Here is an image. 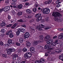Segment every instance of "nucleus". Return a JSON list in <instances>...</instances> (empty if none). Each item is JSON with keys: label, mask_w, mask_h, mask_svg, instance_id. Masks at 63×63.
Instances as JSON below:
<instances>
[{"label": "nucleus", "mask_w": 63, "mask_h": 63, "mask_svg": "<svg viewBox=\"0 0 63 63\" xmlns=\"http://www.w3.org/2000/svg\"><path fill=\"white\" fill-rule=\"evenodd\" d=\"M39 38L40 40H43V36L40 35L39 36Z\"/></svg>", "instance_id": "f704fd0d"}, {"label": "nucleus", "mask_w": 63, "mask_h": 63, "mask_svg": "<svg viewBox=\"0 0 63 63\" xmlns=\"http://www.w3.org/2000/svg\"><path fill=\"white\" fill-rule=\"evenodd\" d=\"M63 37V34L62 33H61L60 34V35H59L58 36V38L59 39H62Z\"/></svg>", "instance_id": "9b49d317"}, {"label": "nucleus", "mask_w": 63, "mask_h": 63, "mask_svg": "<svg viewBox=\"0 0 63 63\" xmlns=\"http://www.w3.org/2000/svg\"><path fill=\"white\" fill-rule=\"evenodd\" d=\"M17 15L18 16H20L22 15V12H18L17 13Z\"/></svg>", "instance_id": "6ab92c4d"}, {"label": "nucleus", "mask_w": 63, "mask_h": 63, "mask_svg": "<svg viewBox=\"0 0 63 63\" xmlns=\"http://www.w3.org/2000/svg\"><path fill=\"white\" fill-rule=\"evenodd\" d=\"M12 34V31L11 30L9 31V32H8L6 33V34L7 35H10Z\"/></svg>", "instance_id": "2eb2a0df"}, {"label": "nucleus", "mask_w": 63, "mask_h": 63, "mask_svg": "<svg viewBox=\"0 0 63 63\" xmlns=\"http://www.w3.org/2000/svg\"><path fill=\"white\" fill-rule=\"evenodd\" d=\"M53 42V40L51 39H50L48 40L47 42V44H49V45H50Z\"/></svg>", "instance_id": "6e6552de"}, {"label": "nucleus", "mask_w": 63, "mask_h": 63, "mask_svg": "<svg viewBox=\"0 0 63 63\" xmlns=\"http://www.w3.org/2000/svg\"><path fill=\"white\" fill-rule=\"evenodd\" d=\"M14 37V35L12 33L11 34H10L9 35V37L10 38H13Z\"/></svg>", "instance_id": "473e14b6"}, {"label": "nucleus", "mask_w": 63, "mask_h": 63, "mask_svg": "<svg viewBox=\"0 0 63 63\" xmlns=\"http://www.w3.org/2000/svg\"><path fill=\"white\" fill-rule=\"evenodd\" d=\"M32 56V54L31 52H27L25 54L24 57L26 58H31Z\"/></svg>", "instance_id": "f03ea898"}, {"label": "nucleus", "mask_w": 63, "mask_h": 63, "mask_svg": "<svg viewBox=\"0 0 63 63\" xmlns=\"http://www.w3.org/2000/svg\"><path fill=\"white\" fill-rule=\"evenodd\" d=\"M59 58L60 59H62L63 58V55H61L59 57Z\"/></svg>", "instance_id": "bb28decb"}, {"label": "nucleus", "mask_w": 63, "mask_h": 63, "mask_svg": "<svg viewBox=\"0 0 63 63\" xmlns=\"http://www.w3.org/2000/svg\"><path fill=\"white\" fill-rule=\"evenodd\" d=\"M4 9V8H3L2 9H0V13H1Z\"/></svg>", "instance_id": "ea45409f"}, {"label": "nucleus", "mask_w": 63, "mask_h": 63, "mask_svg": "<svg viewBox=\"0 0 63 63\" xmlns=\"http://www.w3.org/2000/svg\"><path fill=\"white\" fill-rule=\"evenodd\" d=\"M16 4V3L15 2H12L11 3V5H15Z\"/></svg>", "instance_id": "5fc2aeb1"}, {"label": "nucleus", "mask_w": 63, "mask_h": 63, "mask_svg": "<svg viewBox=\"0 0 63 63\" xmlns=\"http://www.w3.org/2000/svg\"><path fill=\"white\" fill-rule=\"evenodd\" d=\"M26 12L28 14H30L32 12V11L29 9H28L26 10Z\"/></svg>", "instance_id": "f3484780"}, {"label": "nucleus", "mask_w": 63, "mask_h": 63, "mask_svg": "<svg viewBox=\"0 0 63 63\" xmlns=\"http://www.w3.org/2000/svg\"><path fill=\"white\" fill-rule=\"evenodd\" d=\"M62 51L60 49H57L55 50V52L57 54V53H60V52H61Z\"/></svg>", "instance_id": "dca6fc26"}, {"label": "nucleus", "mask_w": 63, "mask_h": 63, "mask_svg": "<svg viewBox=\"0 0 63 63\" xmlns=\"http://www.w3.org/2000/svg\"><path fill=\"white\" fill-rule=\"evenodd\" d=\"M59 6H60V4H58L56 6L57 7H58Z\"/></svg>", "instance_id": "338daca9"}, {"label": "nucleus", "mask_w": 63, "mask_h": 63, "mask_svg": "<svg viewBox=\"0 0 63 63\" xmlns=\"http://www.w3.org/2000/svg\"><path fill=\"white\" fill-rule=\"evenodd\" d=\"M25 32V30L24 29H22L21 32L24 33Z\"/></svg>", "instance_id": "4c0bfd02"}, {"label": "nucleus", "mask_w": 63, "mask_h": 63, "mask_svg": "<svg viewBox=\"0 0 63 63\" xmlns=\"http://www.w3.org/2000/svg\"><path fill=\"white\" fill-rule=\"evenodd\" d=\"M39 61L40 62V63H43V62H45V59H41Z\"/></svg>", "instance_id": "b1692460"}, {"label": "nucleus", "mask_w": 63, "mask_h": 63, "mask_svg": "<svg viewBox=\"0 0 63 63\" xmlns=\"http://www.w3.org/2000/svg\"><path fill=\"white\" fill-rule=\"evenodd\" d=\"M16 45L17 46H19L20 45V43H16Z\"/></svg>", "instance_id": "37998d69"}, {"label": "nucleus", "mask_w": 63, "mask_h": 63, "mask_svg": "<svg viewBox=\"0 0 63 63\" xmlns=\"http://www.w3.org/2000/svg\"><path fill=\"white\" fill-rule=\"evenodd\" d=\"M30 49L32 51H31V52L33 53H34L35 52V48L33 47H31L30 48Z\"/></svg>", "instance_id": "ddd939ff"}, {"label": "nucleus", "mask_w": 63, "mask_h": 63, "mask_svg": "<svg viewBox=\"0 0 63 63\" xmlns=\"http://www.w3.org/2000/svg\"><path fill=\"white\" fill-rule=\"evenodd\" d=\"M0 45L3 46V42L2 41L0 42Z\"/></svg>", "instance_id": "c03bdc74"}, {"label": "nucleus", "mask_w": 63, "mask_h": 63, "mask_svg": "<svg viewBox=\"0 0 63 63\" xmlns=\"http://www.w3.org/2000/svg\"><path fill=\"white\" fill-rule=\"evenodd\" d=\"M52 16L54 17H56V16H59V17H61L62 15L58 12H53L52 14Z\"/></svg>", "instance_id": "f257e3e1"}, {"label": "nucleus", "mask_w": 63, "mask_h": 63, "mask_svg": "<svg viewBox=\"0 0 63 63\" xmlns=\"http://www.w3.org/2000/svg\"><path fill=\"white\" fill-rule=\"evenodd\" d=\"M33 12H36L37 11V9L36 8H35L33 9Z\"/></svg>", "instance_id": "a19ab883"}, {"label": "nucleus", "mask_w": 63, "mask_h": 63, "mask_svg": "<svg viewBox=\"0 0 63 63\" xmlns=\"http://www.w3.org/2000/svg\"><path fill=\"white\" fill-rule=\"evenodd\" d=\"M50 37L49 36L47 35L44 38V40L45 41H47V40H48L49 39Z\"/></svg>", "instance_id": "4468645a"}, {"label": "nucleus", "mask_w": 63, "mask_h": 63, "mask_svg": "<svg viewBox=\"0 0 63 63\" xmlns=\"http://www.w3.org/2000/svg\"><path fill=\"white\" fill-rule=\"evenodd\" d=\"M2 56L3 57H5V58H6V57H7V55H6L4 54H2Z\"/></svg>", "instance_id": "79ce46f5"}, {"label": "nucleus", "mask_w": 63, "mask_h": 63, "mask_svg": "<svg viewBox=\"0 0 63 63\" xmlns=\"http://www.w3.org/2000/svg\"><path fill=\"white\" fill-rule=\"evenodd\" d=\"M18 21L19 22H23V21L22 19H20L18 20Z\"/></svg>", "instance_id": "603ef678"}, {"label": "nucleus", "mask_w": 63, "mask_h": 63, "mask_svg": "<svg viewBox=\"0 0 63 63\" xmlns=\"http://www.w3.org/2000/svg\"><path fill=\"white\" fill-rule=\"evenodd\" d=\"M30 45H31V43L30 42H28L26 43V46L27 47H29L30 46Z\"/></svg>", "instance_id": "412c9836"}, {"label": "nucleus", "mask_w": 63, "mask_h": 63, "mask_svg": "<svg viewBox=\"0 0 63 63\" xmlns=\"http://www.w3.org/2000/svg\"><path fill=\"white\" fill-rule=\"evenodd\" d=\"M50 27H46L44 28V29L45 30H47V29H50Z\"/></svg>", "instance_id": "c9c22d12"}, {"label": "nucleus", "mask_w": 63, "mask_h": 63, "mask_svg": "<svg viewBox=\"0 0 63 63\" xmlns=\"http://www.w3.org/2000/svg\"><path fill=\"white\" fill-rule=\"evenodd\" d=\"M51 46V45H46L45 46V49H48L49 48H50V47L49 46Z\"/></svg>", "instance_id": "a211bd4d"}, {"label": "nucleus", "mask_w": 63, "mask_h": 63, "mask_svg": "<svg viewBox=\"0 0 63 63\" xmlns=\"http://www.w3.org/2000/svg\"><path fill=\"white\" fill-rule=\"evenodd\" d=\"M38 41H35L34 43V46H36V45H38Z\"/></svg>", "instance_id": "cd10ccee"}, {"label": "nucleus", "mask_w": 63, "mask_h": 63, "mask_svg": "<svg viewBox=\"0 0 63 63\" xmlns=\"http://www.w3.org/2000/svg\"><path fill=\"white\" fill-rule=\"evenodd\" d=\"M14 25H15V26L16 27V26H17L18 25V23H16L14 24Z\"/></svg>", "instance_id": "69168bd1"}, {"label": "nucleus", "mask_w": 63, "mask_h": 63, "mask_svg": "<svg viewBox=\"0 0 63 63\" xmlns=\"http://www.w3.org/2000/svg\"><path fill=\"white\" fill-rule=\"evenodd\" d=\"M61 3V2H59V1L58 0L56 2V4H59V3Z\"/></svg>", "instance_id": "864d4df0"}, {"label": "nucleus", "mask_w": 63, "mask_h": 63, "mask_svg": "<svg viewBox=\"0 0 63 63\" xmlns=\"http://www.w3.org/2000/svg\"><path fill=\"white\" fill-rule=\"evenodd\" d=\"M9 2H10V1L9 0H7L5 2L6 4H8V3H9Z\"/></svg>", "instance_id": "3c124183"}, {"label": "nucleus", "mask_w": 63, "mask_h": 63, "mask_svg": "<svg viewBox=\"0 0 63 63\" xmlns=\"http://www.w3.org/2000/svg\"><path fill=\"white\" fill-rule=\"evenodd\" d=\"M27 48H24L23 49V51H24V52H25V51H27Z\"/></svg>", "instance_id": "2f4dec72"}, {"label": "nucleus", "mask_w": 63, "mask_h": 63, "mask_svg": "<svg viewBox=\"0 0 63 63\" xmlns=\"http://www.w3.org/2000/svg\"><path fill=\"white\" fill-rule=\"evenodd\" d=\"M10 6H6L4 7V11L5 12H7L8 11H9L10 10Z\"/></svg>", "instance_id": "1a4fd4ad"}, {"label": "nucleus", "mask_w": 63, "mask_h": 63, "mask_svg": "<svg viewBox=\"0 0 63 63\" xmlns=\"http://www.w3.org/2000/svg\"><path fill=\"white\" fill-rule=\"evenodd\" d=\"M35 17H39V16L38 15V14H37L36 15Z\"/></svg>", "instance_id": "680f3d73"}, {"label": "nucleus", "mask_w": 63, "mask_h": 63, "mask_svg": "<svg viewBox=\"0 0 63 63\" xmlns=\"http://www.w3.org/2000/svg\"><path fill=\"white\" fill-rule=\"evenodd\" d=\"M23 39L22 38H20L19 39V41L20 43H23Z\"/></svg>", "instance_id": "5701e85b"}, {"label": "nucleus", "mask_w": 63, "mask_h": 63, "mask_svg": "<svg viewBox=\"0 0 63 63\" xmlns=\"http://www.w3.org/2000/svg\"><path fill=\"white\" fill-rule=\"evenodd\" d=\"M56 21H58V22H60L63 20V19H62L59 18L58 19V18L57 17H56L54 19Z\"/></svg>", "instance_id": "0eeeda50"}, {"label": "nucleus", "mask_w": 63, "mask_h": 63, "mask_svg": "<svg viewBox=\"0 0 63 63\" xmlns=\"http://www.w3.org/2000/svg\"><path fill=\"white\" fill-rule=\"evenodd\" d=\"M18 8L20 9H21V8H22V5L21 4H19L18 5Z\"/></svg>", "instance_id": "4be33fe9"}, {"label": "nucleus", "mask_w": 63, "mask_h": 63, "mask_svg": "<svg viewBox=\"0 0 63 63\" xmlns=\"http://www.w3.org/2000/svg\"><path fill=\"white\" fill-rule=\"evenodd\" d=\"M34 7H38V5L35 4L34 5Z\"/></svg>", "instance_id": "0e129e2a"}, {"label": "nucleus", "mask_w": 63, "mask_h": 63, "mask_svg": "<svg viewBox=\"0 0 63 63\" xmlns=\"http://www.w3.org/2000/svg\"><path fill=\"white\" fill-rule=\"evenodd\" d=\"M43 12L44 14H48L50 12V10L49 8H44L43 9Z\"/></svg>", "instance_id": "20e7f679"}, {"label": "nucleus", "mask_w": 63, "mask_h": 63, "mask_svg": "<svg viewBox=\"0 0 63 63\" xmlns=\"http://www.w3.org/2000/svg\"><path fill=\"white\" fill-rule=\"evenodd\" d=\"M21 61V58L19 57L17 59V61L18 62H20Z\"/></svg>", "instance_id": "a878e982"}, {"label": "nucleus", "mask_w": 63, "mask_h": 63, "mask_svg": "<svg viewBox=\"0 0 63 63\" xmlns=\"http://www.w3.org/2000/svg\"><path fill=\"white\" fill-rule=\"evenodd\" d=\"M58 30H59V31H61L62 30V29L61 28H59L58 29Z\"/></svg>", "instance_id": "e2e57ef3"}, {"label": "nucleus", "mask_w": 63, "mask_h": 63, "mask_svg": "<svg viewBox=\"0 0 63 63\" xmlns=\"http://www.w3.org/2000/svg\"><path fill=\"white\" fill-rule=\"evenodd\" d=\"M29 4V2H26L25 3V4L26 5V6H27Z\"/></svg>", "instance_id": "4d7b16f0"}, {"label": "nucleus", "mask_w": 63, "mask_h": 63, "mask_svg": "<svg viewBox=\"0 0 63 63\" xmlns=\"http://www.w3.org/2000/svg\"><path fill=\"white\" fill-rule=\"evenodd\" d=\"M8 19H11V16H8Z\"/></svg>", "instance_id": "13d9d810"}, {"label": "nucleus", "mask_w": 63, "mask_h": 63, "mask_svg": "<svg viewBox=\"0 0 63 63\" xmlns=\"http://www.w3.org/2000/svg\"><path fill=\"white\" fill-rule=\"evenodd\" d=\"M17 31L20 32H21L22 29H17Z\"/></svg>", "instance_id": "58836bf2"}, {"label": "nucleus", "mask_w": 63, "mask_h": 63, "mask_svg": "<svg viewBox=\"0 0 63 63\" xmlns=\"http://www.w3.org/2000/svg\"><path fill=\"white\" fill-rule=\"evenodd\" d=\"M63 42H61L60 44V46H63Z\"/></svg>", "instance_id": "052dcab7"}, {"label": "nucleus", "mask_w": 63, "mask_h": 63, "mask_svg": "<svg viewBox=\"0 0 63 63\" xmlns=\"http://www.w3.org/2000/svg\"><path fill=\"white\" fill-rule=\"evenodd\" d=\"M6 50L7 51V54H11V52H14L16 50V49H14V48H12L10 49H6Z\"/></svg>", "instance_id": "7ed1b4c3"}, {"label": "nucleus", "mask_w": 63, "mask_h": 63, "mask_svg": "<svg viewBox=\"0 0 63 63\" xmlns=\"http://www.w3.org/2000/svg\"><path fill=\"white\" fill-rule=\"evenodd\" d=\"M21 51H22V49L19 48L18 49L17 52L18 53H20L21 52Z\"/></svg>", "instance_id": "393cba45"}, {"label": "nucleus", "mask_w": 63, "mask_h": 63, "mask_svg": "<svg viewBox=\"0 0 63 63\" xmlns=\"http://www.w3.org/2000/svg\"><path fill=\"white\" fill-rule=\"evenodd\" d=\"M51 45L52 46H55L56 45V43L55 42H53L51 44Z\"/></svg>", "instance_id": "e433bc0d"}, {"label": "nucleus", "mask_w": 63, "mask_h": 63, "mask_svg": "<svg viewBox=\"0 0 63 63\" xmlns=\"http://www.w3.org/2000/svg\"><path fill=\"white\" fill-rule=\"evenodd\" d=\"M45 20L46 21H48V19L47 17H46V18H45Z\"/></svg>", "instance_id": "6e6d98bb"}, {"label": "nucleus", "mask_w": 63, "mask_h": 63, "mask_svg": "<svg viewBox=\"0 0 63 63\" xmlns=\"http://www.w3.org/2000/svg\"><path fill=\"white\" fill-rule=\"evenodd\" d=\"M35 63H41L38 60H37L35 61Z\"/></svg>", "instance_id": "8fccbe9b"}, {"label": "nucleus", "mask_w": 63, "mask_h": 63, "mask_svg": "<svg viewBox=\"0 0 63 63\" xmlns=\"http://www.w3.org/2000/svg\"><path fill=\"white\" fill-rule=\"evenodd\" d=\"M30 36V34L29 33L26 32L24 34V37L25 38H28Z\"/></svg>", "instance_id": "423d86ee"}, {"label": "nucleus", "mask_w": 63, "mask_h": 63, "mask_svg": "<svg viewBox=\"0 0 63 63\" xmlns=\"http://www.w3.org/2000/svg\"><path fill=\"white\" fill-rule=\"evenodd\" d=\"M13 59L14 60H15L16 59V57H18V55L17 54H15L13 55Z\"/></svg>", "instance_id": "f8f14e48"}, {"label": "nucleus", "mask_w": 63, "mask_h": 63, "mask_svg": "<svg viewBox=\"0 0 63 63\" xmlns=\"http://www.w3.org/2000/svg\"><path fill=\"white\" fill-rule=\"evenodd\" d=\"M58 40H55V43H56V44H57L58 43Z\"/></svg>", "instance_id": "bf43d9fd"}, {"label": "nucleus", "mask_w": 63, "mask_h": 63, "mask_svg": "<svg viewBox=\"0 0 63 63\" xmlns=\"http://www.w3.org/2000/svg\"><path fill=\"white\" fill-rule=\"evenodd\" d=\"M12 40L11 39H9L8 41V43H9V44L12 43Z\"/></svg>", "instance_id": "c756f323"}, {"label": "nucleus", "mask_w": 63, "mask_h": 63, "mask_svg": "<svg viewBox=\"0 0 63 63\" xmlns=\"http://www.w3.org/2000/svg\"><path fill=\"white\" fill-rule=\"evenodd\" d=\"M41 27H40V26L38 27L37 28V29L39 30V31H42V29L41 28H44L45 27V26L44 25L41 24Z\"/></svg>", "instance_id": "39448f33"}, {"label": "nucleus", "mask_w": 63, "mask_h": 63, "mask_svg": "<svg viewBox=\"0 0 63 63\" xmlns=\"http://www.w3.org/2000/svg\"><path fill=\"white\" fill-rule=\"evenodd\" d=\"M12 25V24H10L8 25H7V27H11V26Z\"/></svg>", "instance_id": "49530a36"}, {"label": "nucleus", "mask_w": 63, "mask_h": 63, "mask_svg": "<svg viewBox=\"0 0 63 63\" xmlns=\"http://www.w3.org/2000/svg\"><path fill=\"white\" fill-rule=\"evenodd\" d=\"M20 34V32L18 31H17L16 32V35L17 36H19Z\"/></svg>", "instance_id": "c85d7f7f"}, {"label": "nucleus", "mask_w": 63, "mask_h": 63, "mask_svg": "<svg viewBox=\"0 0 63 63\" xmlns=\"http://www.w3.org/2000/svg\"><path fill=\"white\" fill-rule=\"evenodd\" d=\"M52 2V0H48L47 1H45L44 3L45 4H50Z\"/></svg>", "instance_id": "9d476101"}, {"label": "nucleus", "mask_w": 63, "mask_h": 63, "mask_svg": "<svg viewBox=\"0 0 63 63\" xmlns=\"http://www.w3.org/2000/svg\"><path fill=\"white\" fill-rule=\"evenodd\" d=\"M4 45V46H5V47H9V45L8 43H6Z\"/></svg>", "instance_id": "72a5a7b5"}, {"label": "nucleus", "mask_w": 63, "mask_h": 63, "mask_svg": "<svg viewBox=\"0 0 63 63\" xmlns=\"http://www.w3.org/2000/svg\"><path fill=\"white\" fill-rule=\"evenodd\" d=\"M31 17H32V16H31V15H29L27 17V18H31Z\"/></svg>", "instance_id": "09e8293b"}, {"label": "nucleus", "mask_w": 63, "mask_h": 63, "mask_svg": "<svg viewBox=\"0 0 63 63\" xmlns=\"http://www.w3.org/2000/svg\"><path fill=\"white\" fill-rule=\"evenodd\" d=\"M1 32L2 33H4L5 32V29H2L1 30Z\"/></svg>", "instance_id": "a18cd8bd"}, {"label": "nucleus", "mask_w": 63, "mask_h": 63, "mask_svg": "<svg viewBox=\"0 0 63 63\" xmlns=\"http://www.w3.org/2000/svg\"><path fill=\"white\" fill-rule=\"evenodd\" d=\"M2 23H5V21H3L2 22Z\"/></svg>", "instance_id": "774afa93"}, {"label": "nucleus", "mask_w": 63, "mask_h": 63, "mask_svg": "<svg viewBox=\"0 0 63 63\" xmlns=\"http://www.w3.org/2000/svg\"><path fill=\"white\" fill-rule=\"evenodd\" d=\"M16 25H13L12 27H11V28H15V27H16Z\"/></svg>", "instance_id": "de8ad7c7"}, {"label": "nucleus", "mask_w": 63, "mask_h": 63, "mask_svg": "<svg viewBox=\"0 0 63 63\" xmlns=\"http://www.w3.org/2000/svg\"><path fill=\"white\" fill-rule=\"evenodd\" d=\"M5 25H6L5 23H1L0 24V26H1V27H3V26H5Z\"/></svg>", "instance_id": "7c9ffc66"}, {"label": "nucleus", "mask_w": 63, "mask_h": 63, "mask_svg": "<svg viewBox=\"0 0 63 63\" xmlns=\"http://www.w3.org/2000/svg\"><path fill=\"white\" fill-rule=\"evenodd\" d=\"M42 19V17H39L37 18L36 19V21H39L40 20H41Z\"/></svg>", "instance_id": "aec40b11"}]
</instances>
